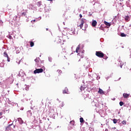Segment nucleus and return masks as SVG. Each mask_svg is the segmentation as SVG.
Masks as SVG:
<instances>
[{
	"label": "nucleus",
	"instance_id": "1",
	"mask_svg": "<svg viewBox=\"0 0 131 131\" xmlns=\"http://www.w3.org/2000/svg\"><path fill=\"white\" fill-rule=\"evenodd\" d=\"M96 56L98 57V58H103L104 57V53L101 51H96Z\"/></svg>",
	"mask_w": 131,
	"mask_h": 131
},
{
	"label": "nucleus",
	"instance_id": "2",
	"mask_svg": "<svg viewBox=\"0 0 131 131\" xmlns=\"http://www.w3.org/2000/svg\"><path fill=\"white\" fill-rule=\"evenodd\" d=\"M43 72V69H36L35 71H34V74H36L37 73H42Z\"/></svg>",
	"mask_w": 131,
	"mask_h": 131
},
{
	"label": "nucleus",
	"instance_id": "3",
	"mask_svg": "<svg viewBox=\"0 0 131 131\" xmlns=\"http://www.w3.org/2000/svg\"><path fill=\"white\" fill-rule=\"evenodd\" d=\"M84 21H85V19L84 18H82L81 19V24L78 26V27H80V29H82V27H83V24H84Z\"/></svg>",
	"mask_w": 131,
	"mask_h": 131
},
{
	"label": "nucleus",
	"instance_id": "4",
	"mask_svg": "<svg viewBox=\"0 0 131 131\" xmlns=\"http://www.w3.org/2000/svg\"><path fill=\"white\" fill-rule=\"evenodd\" d=\"M69 32L70 34L73 35V34H75V29L74 28H72L69 29Z\"/></svg>",
	"mask_w": 131,
	"mask_h": 131
},
{
	"label": "nucleus",
	"instance_id": "5",
	"mask_svg": "<svg viewBox=\"0 0 131 131\" xmlns=\"http://www.w3.org/2000/svg\"><path fill=\"white\" fill-rule=\"evenodd\" d=\"M3 55H4V57H5V58H7L8 62H10L11 59L10 58V57H9V55H8V53H7V52H4Z\"/></svg>",
	"mask_w": 131,
	"mask_h": 131
},
{
	"label": "nucleus",
	"instance_id": "6",
	"mask_svg": "<svg viewBox=\"0 0 131 131\" xmlns=\"http://www.w3.org/2000/svg\"><path fill=\"white\" fill-rule=\"evenodd\" d=\"M130 96L129 94H126V93H123V97L124 98V99H127V98H129Z\"/></svg>",
	"mask_w": 131,
	"mask_h": 131
},
{
	"label": "nucleus",
	"instance_id": "7",
	"mask_svg": "<svg viewBox=\"0 0 131 131\" xmlns=\"http://www.w3.org/2000/svg\"><path fill=\"white\" fill-rule=\"evenodd\" d=\"M63 94H69V91H68V88L66 87L64 90L62 92Z\"/></svg>",
	"mask_w": 131,
	"mask_h": 131
},
{
	"label": "nucleus",
	"instance_id": "8",
	"mask_svg": "<svg viewBox=\"0 0 131 131\" xmlns=\"http://www.w3.org/2000/svg\"><path fill=\"white\" fill-rule=\"evenodd\" d=\"M17 120L20 124H23V123H24V121L22 120L21 118H18Z\"/></svg>",
	"mask_w": 131,
	"mask_h": 131
},
{
	"label": "nucleus",
	"instance_id": "9",
	"mask_svg": "<svg viewBox=\"0 0 131 131\" xmlns=\"http://www.w3.org/2000/svg\"><path fill=\"white\" fill-rule=\"evenodd\" d=\"M98 94H104L105 93H104V91L101 89L100 88L99 89V91H98Z\"/></svg>",
	"mask_w": 131,
	"mask_h": 131
},
{
	"label": "nucleus",
	"instance_id": "10",
	"mask_svg": "<svg viewBox=\"0 0 131 131\" xmlns=\"http://www.w3.org/2000/svg\"><path fill=\"white\" fill-rule=\"evenodd\" d=\"M92 25L93 27H96V26L97 25V21L93 20Z\"/></svg>",
	"mask_w": 131,
	"mask_h": 131
},
{
	"label": "nucleus",
	"instance_id": "11",
	"mask_svg": "<svg viewBox=\"0 0 131 131\" xmlns=\"http://www.w3.org/2000/svg\"><path fill=\"white\" fill-rule=\"evenodd\" d=\"M80 50V45H79L76 49V53H78V51Z\"/></svg>",
	"mask_w": 131,
	"mask_h": 131
},
{
	"label": "nucleus",
	"instance_id": "12",
	"mask_svg": "<svg viewBox=\"0 0 131 131\" xmlns=\"http://www.w3.org/2000/svg\"><path fill=\"white\" fill-rule=\"evenodd\" d=\"M104 24L105 25H106V26H109V27L111 26V24H110L106 21H104Z\"/></svg>",
	"mask_w": 131,
	"mask_h": 131
},
{
	"label": "nucleus",
	"instance_id": "13",
	"mask_svg": "<svg viewBox=\"0 0 131 131\" xmlns=\"http://www.w3.org/2000/svg\"><path fill=\"white\" fill-rule=\"evenodd\" d=\"M35 61H36V63H37V65H39V63H41V61H39V60L37 58L35 59Z\"/></svg>",
	"mask_w": 131,
	"mask_h": 131
},
{
	"label": "nucleus",
	"instance_id": "14",
	"mask_svg": "<svg viewBox=\"0 0 131 131\" xmlns=\"http://www.w3.org/2000/svg\"><path fill=\"white\" fill-rule=\"evenodd\" d=\"M80 122L81 123H83V122H84V120H83V118H82V117L80 118Z\"/></svg>",
	"mask_w": 131,
	"mask_h": 131
},
{
	"label": "nucleus",
	"instance_id": "15",
	"mask_svg": "<svg viewBox=\"0 0 131 131\" xmlns=\"http://www.w3.org/2000/svg\"><path fill=\"white\" fill-rule=\"evenodd\" d=\"M125 21H129V17L128 16H125Z\"/></svg>",
	"mask_w": 131,
	"mask_h": 131
},
{
	"label": "nucleus",
	"instance_id": "16",
	"mask_svg": "<svg viewBox=\"0 0 131 131\" xmlns=\"http://www.w3.org/2000/svg\"><path fill=\"white\" fill-rule=\"evenodd\" d=\"M102 58H103L104 60H107V59H108V56H107V55L103 54V56Z\"/></svg>",
	"mask_w": 131,
	"mask_h": 131
},
{
	"label": "nucleus",
	"instance_id": "17",
	"mask_svg": "<svg viewBox=\"0 0 131 131\" xmlns=\"http://www.w3.org/2000/svg\"><path fill=\"white\" fill-rule=\"evenodd\" d=\"M121 36H122V37H125V36H126V35L124 34V33H121Z\"/></svg>",
	"mask_w": 131,
	"mask_h": 131
},
{
	"label": "nucleus",
	"instance_id": "18",
	"mask_svg": "<svg viewBox=\"0 0 131 131\" xmlns=\"http://www.w3.org/2000/svg\"><path fill=\"white\" fill-rule=\"evenodd\" d=\"M30 47H32L33 46H34V42L33 41H30Z\"/></svg>",
	"mask_w": 131,
	"mask_h": 131
},
{
	"label": "nucleus",
	"instance_id": "19",
	"mask_svg": "<svg viewBox=\"0 0 131 131\" xmlns=\"http://www.w3.org/2000/svg\"><path fill=\"white\" fill-rule=\"evenodd\" d=\"M27 13V10H26L25 12H23L21 13V16H26Z\"/></svg>",
	"mask_w": 131,
	"mask_h": 131
},
{
	"label": "nucleus",
	"instance_id": "20",
	"mask_svg": "<svg viewBox=\"0 0 131 131\" xmlns=\"http://www.w3.org/2000/svg\"><path fill=\"white\" fill-rule=\"evenodd\" d=\"M85 89V88L84 87H83V86H81V87H80L81 92H82V91H84Z\"/></svg>",
	"mask_w": 131,
	"mask_h": 131
},
{
	"label": "nucleus",
	"instance_id": "21",
	"mask_svg": "<svg viewBox=\"0 0 131 131\" xmlns=\"http://www.w3.org/2000/svg\"><path fill=\"white\" fill-rule=\"evenodd\" d=\"M64 105H65V104H64V102H61V103L60 104V107H63Z\"/></svg>",
	"mask_w": 131,
	"mask_h": 131
},
{
	"label": "nucleus",
	"instance_id": "22",
	"mask_svg": "<svg viewBox=\"0 0 131 131\" xmlns=\"http://www.w3.org/2000/svg\"><path fill=\"white\" fill-rule=\"evenodd\" d=\"M119 105H120V106H123V105H124V103H123V102H122V101H120L119 102Z\"/></svg>",
	"mask_w": 131,
	"mask_h": 131
},
{
	"label": "nucleus",
	"instance_id": "23",
	"mask_svg": "<svg viewBox=\"0 0 131 131\" xmlns=\"http://www.w3.org/2000/svg\"><path fill=\"white\" fill-rule=\"evenodd\" d=\"M113 121L114 123L115 124V123H117L118 120H117V119H114L113 120Z\"/></svg>",
	"mask_w": 131,
	"mask_h": 131
},
{
	"label": "nucleus",
	"instance_id": "24",
	"mask_svg": "<svg viewBox=\"0 0 131 131\" xmlns=\"http://www.w3.org/2000/svg\"><path fill=\"white\" fill-rule=\"evenodd\" d=\"M122 124H126V121L123 120V121L122 122Z\"/></svg>",
	"mask_w": 131,
	"mask_h": 131
},
{
	"label": "nucleus",
	"instance_id": "25",
	"mask_svg": "<svg viewBox=\"0 0 131 131\" xmlns=\"http://www.w3.org/2000/svg\"><path fill=\"white\" fill-rule=\"evenodd\" d=\"M70 123H71L72 124V125H74V121H71L70 122Z\"/></svg>",
	"mask_w": 131,
	"mask_h": 131
},
{
	"label": "nucleus",
	"instance_id": "26",
	"mask_svg": "<svg viewBox=\"0 0 131 131\" xmlns=\"http://www.w3.org/2000/svg\"><path fill=\"white\" fill-rule=\"evenodd\" d=\"M79 17H80V18H82V15H81V14H80Z\"/></svg>",
	"mask_w": 131,
	"mask_h": 131
},
{
	"label": "nucleus",
	"instance_id": "27",
	"mask_svg": "<svg viewBox=\"0 0 131 131\" xmlns=\"http://www.w3.org/2000/svg\"><path fill=\"white\" fill-rule=\"evenodd\" d=\"M112 129H116V127H113V128H112Z\"/></svg>",
	"mask_w": 131,
	"mask_h": 131
},
{
	"label": "nucleus",
	"instance_id": "28",
	"mask_svg": "<svg viewBox=\"0 0 131 131\" xmlns=\"http://www.w3.org/2000/svg\"><path fill=\"white\" fill-rule=\"evenodd\" d=\"M26 90V91H29V88L28 87Z\"/></svg>",
	"mask_w": 131,
	"mask_h": 131
},
{
	"label": "nucleus",
	"instance_id": "29",
	"mask_svg": "<svg viewBox=\"0 0 131 131\" xmlns=\"http://www.w3.org/2000/svg\"><path fill=\"white\" fill-rule=\"evenodd\" d=\"M0 115H1V116H2V115H3V113L2 112L0 113Z\"/></svg>",
	"mask_w": 131,
	"mask_h": 131
},
{
	"label": "nucleus",
	"instance_id": "30",
	"mask_svg": "<svg viewBox=\"0 0 131 131\" xmlns=\"http://www.w3.org/2000/svg\"><path fill=\"white\" fill-rule=\"evenodd\" d=\"M49 1V2H53V0H47Z\"/></svg>",
	"mask_w": 131,
	"mask_h": 131
},
{
	"label": "nucleus",
	"instance_id": "31",
	"mask_svg": "<svg viewBox=\"0 0 131 131\" xmlns=\"http://www.w3.org/2000/svg\"><path fill=\"white\" fill-rule=\"evenodd\" d=\"M46 30H47V31H48V30H49V29L48 28H46Z\"/></svg>",
	"mask_w": 131,
	"mask_h": 131
},
{
	"label": "nucleus",
	"instance_id": "32",
	"mask_svg": "<svg viewBox=\"0 0 131 131\" xmlns=\"http://www.w3.org/2000/svg\"><path fill=\"white\" fill-rule=\"evenodd\" d=\"M124 0H120V2H123Z\"/></svg>",
	"mask_w": 131,
	"mask_h": 131
},
{
	"label": "nucleus",
	"instance_id": "33",
	"mask_svg": "<svg viewBox=\"0 0 131 131\" xmlns=\"http://www.w3.org/2000/svg\"><path fill=\"white\" fill-rule=\"evenodd\" d=\"M2 24V20H0V24Z\"/></svg>",
	"mask_w": 131,
	"mask_h": 131
},
{
	"label": "nucleus",
	"instance_id": "34",
	"mask_svg": "<svg viewBox=\"0 0 131 131\" xmlns=\"http://www.w3.org/2000/svg\"><path fill=\"white\" fill-rule=\"evenodd\" d=\"M33 21H34V22H35V19H34V20H33Z\"/></svg>",
	"mask_w": 131,
	"mask_h": 131
},
{
	"label": "nucleus",
	"instance_id": "35",
	"mask_svg": "<svg viewBox=\"0 0 131 131\" xmlns=\"http://www.w3.org/2000/svg\"><path fill=\"white\" fill-rule=\"evenodd\" d=\"M120 5H122V4H121V3H120Z\"/></svg>",
	"mask_w": 131,
	"mask_h": 131
},
{
	"label": "nucleus",
	"instance_id": "36",
	"mask_svg": "<svg viewBox=\"0 0 131 131\" xmlns=\"http://www.w3.org/2000/svg\"><path fill=\"white\" fill-rule=\"evenodd\" d=\"M79 61H80V59H79Z\"/></svg>",
	"mask_w": 131,
	"mask_h": 131
}]
</instances>
